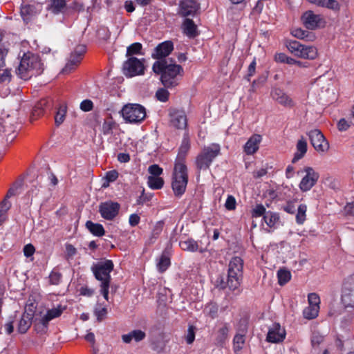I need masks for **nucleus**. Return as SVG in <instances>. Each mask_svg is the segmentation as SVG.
Returning <instances> with one entry per match:
<instances>
[{"label": "nucleus", "instance_id": "f257e3e1", "mask_svg": "<svg viewBox=\"0 0 354 354\" xmlns=\"http://www.w3.org/2000/svg\"><path fill=\"white\" fill-rule=\"evenodd\" d=\"M188 183V170L186 165L174 164L171 178V188L175 196L180 197L185 192Z\"/></svg>", "mask_w": 354, "mask_h": 354}, {"label": "nucleus", "instance_id": "f03ea898", "mask_svg": "<svg viewBox=\"0 0 354 354\" xmlns=\"http://www.w3.org/2000/svg\"><path fill=\"white\" fill-rule=\"evenodd\" d=\"M221 151L218 144L212 143L205 146L196 158V165L198 170H207Z\"/></svg>", "mask_w": 354, "mask_h": 354}, {"label": "nucleus", "instance_id": "7ed1b4c3", "mask_svg": "<svg viewBox=\"0 0 354 354\" xmlns=\"http://www.w3.org/2000/svg\"><path fill=\"white\" fill-rule=\"evenodd\" d=\"M243 261L239 257L232 258L228 265L227 284L228 288L234 290H236L242 279Z\"/></svg>", "mask_w": 354, "mask_h": 354}, {"label": "nucleus", "instance_id": "20e7f679", "mask_svg": "<svg viewBox=\"0 0 354 354\" xmlns=\"http://www.w3.org/2000/svg\"><path fill=\"white\" fill-rule=\"evenodd\" d=\"M152 69L155 73L160 75V81L167 88L176 86L183 73V68H152Z\"/></svg>", "mask_w": 354, "mask_h": 354}, {"label": "nucleus", "instance_id": "39448f33", "mask_svg": "<svg viewBox=\"0 0 354 354\" xmlns=\"http://www.w3.org/2000/svg\"><path fill=\"white\" fill-rule=\"evenodd\" d=\"M174 44L171 41H165L159 44L153 50L151 54V57L157 59L156 62L153 64V67L159 66H180V65L176 64L175 63H169L165 60V57H167L173 50Z\"/></svg>", "mask_w": 354, "mask_h": 354}, {"label": "nucleus", "instance_id": "423d86ee", "mask_svg": "<svg viewBox=\"0 0 354 354\" xmlns=\"http://www.w3.org/2000/svg\"><path fill=\"white\" fill-rule=\"evenodd\" d=\"M121 114L127 122L138 124L146 118V109L139 104H127L122 107Z\"/></svg>", "mask_w": 354, "mask_h": 354}, {"label": "nucleus", "instance_id": "0eeeda50", "mask_svg": "<svg viewBox=\"0 0 354 354\" xmlns=\"http://www.w3.org/2000/svg\"><path fill=\"white\" fill-rule=\"evenodd\" d=\"M285 45L292 54L300 58L314 59L317 56L315 47L302 45L296 40L286 41Z\"/></svg>", "mask_w": 354, "mask_h": 354}, {"label": "nucleus", "instance_id": "6e6552de", "mask_svg": "<svg viewBox=\"0 0 354 354\" xmlns=\"http://www.w3.org/2000/svg\"><path fill=\"white\" fill-rule=\"evenodd\" d=\"M113 269V263L111 260H104L93 265L91 270L96 279L101 281V284L110 283V273Z\"/></svg>", "mask_w": 354, "mask_h": 354}, {"label": "nucleus", "instance_id": "1a4fd4ad", "mask_svg": "<svg viewBox=\"0 0 354 354\" xmlns=\"http://www.w3.org/2000/svg\"><path fill=\"white\" fill-rule=\"evenodd\" d=\"M142 50V45L139 42H136L129 46L127 48L126 53V56L128 59H127V61H125L124 66H145L146 64L145 59H138L136 57H135V55H143Z\"/></svg>", "mask_w": 354, "mask_h": 354}, {"label": "nucleus", "instance_id": "9d476101", "mask_svg": "<svg viewBox=\"0 0 354 354\" xmlns=\"http://www.w3.org/2000/svg\"><path fill=\"white\" fill-rule=\"evenodd\" d=\"M298 174H305L302 177L299 187L302 192H308L317 183L319 174L311 167H304L299 171Z\"/></svg>", "mask_w": 354, "mask_h": 354}, {"label": "nucleus", "instance_id": "9b49d317", "mask_svg": "<svg viewBox=\"0 0 354 354\" xmlns=\"http://www.w3.org/2000/svg\"><path fill=\"white\" fill-rule=\"evenodd\" d=\"M320 302L319 296L317 293H309L308 295V306L303 311L304 317L308 319L316 318L319 312Z\"/></svg>", "mask_w": 354, "mask_h": 354}, {"label": "nucleus", "instance_id": "f8f14e48", "mask_svg": "<svg viewBox=\"0 0 354 354\" xmlns=\"http://www.w3.org/2000/svg\"><path fill=\"white\" fill-rule=\"evenodd\" d=\"M308 135L312 145L317 151L324 153L328 151L329 143L320 130L313 129L308 132Z\"/></svg>", "mask_w": 354, "mask_h": 354}, {"label": "nucleus", "instance_id": "ddd939ff", "mask_svg": "<svg viewBox=\"0 0 354 354\" xmlns=\"http://www.w3.org/2000/svg\"><path fill=\"white\" fill-rule=\"evenodd\" d=\"M120 208V205L118 203L109 201L100 203L99 212L103 218L112 221L118 214Z\"/></svg>", "mask_w": 354, "mask_h": 354}, {"label": "nucleus", "instance_id": "4468645a", "mask_svg": "<svg viewBox=\"0 0 354 354\" xmlns=\"http://www.w3.org/2000/svg\"><path fill=\"white\" fill-rule=\"evenodd\" d=\"M342 301L346 307H354V276L346 280L342 290Z\"/></svg>", "mask_w": 354, "mask_h": 354}, {"label": "nucleus", "instance_id": "2eb2a0df", "mask_svg": "<svg viewBox=\"0 0 354 354\" xmlns=\"http://www.w3.org/2000/svg\"><path fill=\"white\" fill-rule=\"evenodd\" d=\"M286 330L279 324H273L268 330L266 339L271 343H279L286 337Z\"/></svg>", "mask_w": 354, "mask_h": 354}, {"label": "nucleus", "instance_id": "dca6fc26", "mask_svg": "<svg viewBox=\"0 0 354 354\" xmlns=\"http://www.w3.org/2000/svg\"><path fill=\"white\" fill-rule=\"evenodd\" d=\"M270 96L273 100L286 107L294 106L292 99L279 88H273L270 92Z\"/></svg>", "mask_w": 354, "mask_h": 354}, {"label": "nucleus", "instance_id": "f3484780", "mask_svg": "<svg viewBox=\"0 0 354 354\" xmlns=\"http://www.w3.org/2000/svg\"><path fill=\"white\" fill-rule=\"evenodd\" d=\"M171 125L178 129H184L187 124V119L185 113L180 110H174L170 112Z\"/></svg>", "mask_w": 354, "mask_h": 354}, {"label": "nucleus", "instance_id": "a211bd4d", "mask_svg": "<svg viewBox=\"0 0 354 354\" xmlns=\"http://www.w3.org/2000/svg\"><path fill=\"white\" fill-rule=\"evenodd\" d=\"M190 149L189 136L187 133L183 136L174 164L186 165V156Z\"/></svg>", "mask_w": 354, "mask_h": 354}, {"label": "nucleus", "instance_id": "6ab92c4d", "mask_svg": "<svg viewBox=\"0 0 354 354\" xmlns=\"http://www.w3.org/2000/svg\"><path fill=\"white\" fill-rule=\"evenodd\" d=\"M65 310V306L57 305L56 307L48 310L46 313L39 319V323L44 327H47L50 321L59 317Z\"/></svg>", "mask_w": 354, "mask_h": 354}, {"label": "nucleus", "instance_id": "aec40b11", "mask_svg": "<svg viewBox=\"0 0 354 354\" xmlns=\"http://www.w3.org/2000/svg\"><path fill=\"white\" fill-rule=\"evenodd\" d=\"M304 26L308 30H315L322 21L320 15H315L311 10L306 11L301 17Z\"/></svg>", "mask_w": 354, "mask_h": 354}, {"label": "nucleus", "instance_id": "412c9836", "mask_svg": "<svg viewBox=\"0 0 354 354\" xmlns=\"http://www.w3.org/2000/svg\"><path fill=\"white\" fill-rule=\"evenodd\" d=\"M263 219L269 228L266 230L268 232H273L281 225L280 216L277 212L268 211L265 214Z\"/></svg>", "mask_w": 354, "mask_h": 354}, {"label": "nucleus", "instance_id": "4be33fe9", "mask_svg": "<svg viewBox=\"0 0 354 354\" xmlns=\"http://www.w3.org/2000/svg\"><path fill=\"white\" fill-rule=\"evenodd\" d=\"M199 9V4L194 0H185L180 4V13L183 17L194 16Z\"/></svg>", "mask_w": 354, "mask_h": 354}, {"label": "nucleus", "instance_id": "5701e85b", "mask_svg": "<svg viewBox=\"0 0 354 354\" xmlns=\"http://www.w3.org/2000/svg\"><path fill=\"white\" fill-rule=\"evenodd\" d=\"M262 141V136L259 134L252 135L243 147V151L247 155H253L259 149V145Z\"/></svg>", "mask_w": 354, "mask_h": 354}, {"label": "nucleus", "instance_id": "b1692460", "mask_svg": "<svg viewBox=\"0 0 354 354\" xmlns=\"http://www.w3.org/2000/svg\"><path fill=\"white\" fill-rule=\"evenodd\" d=\"M52 106V102L48 98L41 99L39 100L34 106L31 118L32 120H35L38 117L44 114L46 109H50Z\"/></svg>", "mask_w": 354, "mask_h": 354}, {"label": "nucleus", "instance_id": "393cba45", "mask_svg": "<svg viewBox=\"0 0 354 354\" xmlns=\"http://www.w3.org/2000/svg\"><path fill=\"white\" fill-rule=\"evenodd\" d=\"M86 51V47L85 45L77 46L70 55L68 64L71 66L80 64L84 57Z\"/></svg>", "mask_w": 354, "mask_h": 354}, {"label": "nucleus", "instance_id": "a878e982", "mask_svg": "<svg viewBox=\"0 0 354 354\" xmlns=\"http://www.w3.org/2000/svg\"><path fill=\"white\" fill-rule=\"evenodd\" d=\"M230 331L229 324L225 323L219 325L215 332V343L218 346H223L228 339Z\"/></svg>", "mask_w": 354, "mask_h": 354}, {"label": "nucleus", "instance_id": "bb28decb", "mask_svg": "<svg viewBox=\"0 0 354 354\" xmlns=\"http://www.w3.org/2000/svg\"><path fill=\"white\" fill-rule=\"evenodd\" d=\"M33 313L25 311L21 316L17 324V330L20 333H25L32 324Z\"/></svg>", "mask_w": 354, "mask_h": 354}, {"label": "nucleus", "instance_id": "cd10ccee", "mask_svg": "<svg viewBox=\"0 0 354 354\" xmlns=\"http://www.w3.org/2000/svg\"><path fill=\"white\" fill-rule=\"evenodd\" d=\"M41 64L38 55L31 52L24 53L19 66H38Z\"/></svg>", "mask_w": 354, "mask_h": 354}, {"label": "nucleus", "instance_id": "c85d7f7f", "mask_svg": "<svg viewBox=\"0 0 354 354\" xmlns=\"http://www.w3.org/2000/svg\"><path fill=\"white\" fill-rule=\"evenodd\" d=\"M146 337V334L141 330H133L129 333L124 334L121 338L124 343L130 344L133 340L136 342H139L143 340Z\"/></svg>", "mask_w": 354, "mask_h": 354}, {"label": "nucleus", "instance_id": "c756f323", "mask_svg": "<svg viewBox=\"0 0 354 354\" xmlns=\"http://www.w3.org/2000/svg\"><path fill=\"white\" fill-rule=\"evenodd\" d=\"M308 145L306 140L302 137L297 142L296 151L292 162L295 163L301 159L307 152Z\"/></svg>", "mask_w": 354, "mask_h": 354}, {"label": "nucleus", "instance_id": "7c9ffc66", "mask_svg": "<svg viewBox=\"0 0 354 354\" xmlns=\"http://www.w3.org/2000/svg\"><path fill=\"white\" fill-rule=\"evenodd\" d=\"M184 33L190 38L195 37L197 35V27L193 20L186 19L183 22Z\"/></svg>", "mask_w": 354, "mask_h": 354}, {"label": "nucleus", "instance_id": "2f4dec72", "mask_svg": "<svg viewBox=\"0 0 354 354\" xmlns=\"http://www.w3.org/2000/svg\"><path fill=\"white\" fill-rule=\"evenodd\" d=\"M86 227L92 234L96 236H102L105 233L102 225L95 223L91 221L86 223Z\"/></svg>", "mask_w": 354, "mask_h": 354}, {"label": "nucleus", "instance_id": "473e14b6", "mask_svg": "<svg viewBox=\"0 0 354 354\" xmlns=\"http://www.w3.org/2000/svg\"><path fill=\"white\" fill-rule=\"evenodd\" d=\"M291 33L295 37L300 39L313 41L315 38V35L312 32L302 30L301 28H295L292 30Z\"/></svg>", "mask_w": 354, "mask_h": 354}, {"label": "nucleus", "instance_id": "72a5a7b5", "mask_svg": "<svg viewBox=\"0 0 354 354\" xmlns=\"http://www.w3.org/2000/svg\"><path fill=\"white\" fill-rule=\"evenodd\" d=\"M274 59L277 64H281L295 65L299 64V62L283 53H276Z\"/></svg>", "mask_w": 354, "mask_h": 354}, {"label": "nucleus", "instance_id": "f704fd0d", "mask_svg": "<svg viewBox=\"0 0 354 354\" xmlns=\"http://www.w3.org/2000/svg\"><path fill=\"white\" fill-rule=\"evenodd\" d=\"M180 248L185 251L196 252L198 249V245L194 239H187L185 241H180L179 242Z\"/></svg>", "mask_w": 354, "mask_h": 354}, {"label": "nucleus", "instance_id": "c9c22d12", "mask_svg": "<svg viewBox=\"0 0 354 354\" xmlns=\"http://www.w3.org/2000/svg\"><path fill=\"white\" fill-rule=\"evenodd\" d=\"M170 259L165 252L157 259L156 266L160 272H165L170 266Z\"/></svg>", "mask_w": 354, "mask_h": 354}, {"label": "nucleus", "instance_id": "e433bc0d", "mask_svg": "<svg viewBox=\"0 0 354 354\" xmlns=\"http://www.w3.org/2000/svg\"><path fill=\"white\" fill-rule=\"evenodd\" d=\"M145 68H122V73L128 78L137 75H142L145 73Z\"/></svg>", "mask_w": 354, "mask_h": 354}, {"label": "nucleus", "instance_id": "4c0bfd02", "mask_svg": "<svg viewBox=\"0 0 354 354\" xmlns=\"http://www.w3.org/2000/svg\"><path fill=\"white\" fill-rule=\"evenodd\" d=\"M147 184L152 189H160L164 185V180L161 177L149 176L147 178Z\"/></svg>", "mask_w": 354, "mask_h": 354}, {"label": "nucleus", "instance_id": "58836bf2", "mask_svg": "<svg viewBox=\"0 0 354 354\" xmlns=\"http://www.w3.org/2000/svg\"><path fill=\"white\" fill-rule=\"evenodd\" d=\"M307 206L305 204H300L297 208L296 214V222L299 225H302L306 219Z\"/></svg>", "mask_w": 354, "mask_h": 354}, {"label": "nucleus", "instance_id": "ea45409f", "mask_svg": "<svg viewBox=\"0 0 354 354\" xmlns=\"http://www.w3.org/2000/svg\"><path fill=\"white\" fill-rule=\"evenodd\" d=\"M36 68H16L17 75L22 80H28L33 75V70ZM39 69L40 68H38Z\"/></svg>", "mask_w": 354, "mask_h": 354}, {"label": "nucleus", "instance_id": "a19ab883", "mask_svg": "<svg viewBox=\"0 0 354 354\" xmlns=\"http://www.w3.org/2000/svg\"><path fill=\"white\" fill-rule=\"evenodd\" d=\"M36 13L35 8L31 5H24L21 8V15L24 21L30 19Z\"/></svg>", "mask_w": 354, "mask_h": 354}, {"label": "nucleus", "instance_id": "79ce46f5", "mask_svg": "<svg viewBox=\"0 0 354 354\" xmlns=\"http://www.w3.org/2000/svg\"><path fill=\"white\" fill-rule=\"evenodd\" d=\"M66 6L65 0H52L50 10L55 14H58L65 8Z\"/></svg>", "mask_w": 354, "mask_h": 354}, {"label": "nucleus", "instance_id": "37998d69", "mask_svg": "<svg viewBox=\"0 0 354 354\" xmlns=\"http://www.w3.org/2000/svg\"><path fill=\"white\" fill-rule=\"evenodd\" d=\"M277 277L279 283L281 286H283L288 283L290 279H291V274L290 271L285 270V269H281L277 272Z\"/></svg>", "mask_w": 354, "mask_h": 354}, {"label": "nucleus", "instance_id": "c03bdc74", "mask_svg": "<svg viewBox=\"0 0 354 354\" xmlns=\"http://www.w3.org/2000/svg\"><path fill=\"white\" fill-rule=\"evenodd\" d=\"M245 343V336L241 334H236L233 339V348L234 352L241 351Z\"/></svg>", "mask_w": 354, "mask_h": 354}, {"label": "nucleus", "instance_id": "a18cd8bd", "mask_svg": "<svg viewBox=\"0 0 354 354\" xmlns=\"http://www.w3.org/2000/svg\"><path fill=\"white\" fill-rule=\"evenodd\" d=\"M115 122L111 119L105 120L102 126V132L104 135H111L113 133V129L115 127Z\"/></svg>", "mask_w": 354, "mask_h": 354}, {"label": "nucleus", "instance_id": "49530a36", "mask_svg": "<svg viewBox=\"0 0 354 354\" xmlns=\"http://www.w3.org/2000/svg\"><path fill=\"white\" fill-rule=\"evenodd\" d=\"M10 203L6 200H3L1 203L0 208V225L6 221L7 216L6 212L10 209Z\"/></svg>", "mask_w": 354, "mask_h": 354}, {"label": "nucleus", "instance_id": "de8ad7c7", "mask_svg": "<svg viewBox=\"0 0 354 354\" xmlns=\"http://www.w3.org/2000/svg\"><path fill=\"white\" fill-rule=\"evenodd\" d=\"M15 122V118L13 117H10V115H8L6 119H3L0 118V132L7 131V129L8 126H12Z\"/></svg>", "mask_w": 354, "mask_h": 354}, {"label": "nucleus", "instance_id": "09e8293b", "mask_svg": "<svg viewBox=\"0 0 354 354\" xmlns=\"http://www.w3.org/2000/svg\"><path fill=\"white\" fill-rule=\"evenodd\" d=\"M320 7L336 11L339 10L340 5L336 0H322Z\"/></svg>", "mask_w": 354, "mask_h": 354}, {"label": "nucleus", "instance_id": "8fccbe9b", "mask_svg": "<svg viewBox=\"0 0 354 354\" xmlns=\"http://www.w3.org/2000/svg\"><path fill=\"white\" fill-rule=\"evenodd\" d=\"M66 113V106H64V105L60 106L56 113L55 116V121L57 125H59L60 124H62L64 122V120L65 119Z\"/></svg>", "mask_w": 354, "mask_h": 354}, {"label": "nucleus", "instance_id": "3c124183", "mask_svg": "<svg viewBox=\"0 0 354 354\" xmlns=\"http://www.w3.org/2000/svg\"><path fill=\"white\" fill-rule=\"evenodd\" d=\"M95 315L99 322H101L107 314V309L101 304H97L94 310Z\"/></svg>", "mask_w": 354, "mask_h": 354}, {"label": "nucleus", "instance_id": "603ef678", "mask_svg": "<svg viewBox=\"0 0 354 354\" xmlns=\"http://www.w3.org/2000/svg\"><path fill=\"white\" fill-rule=\"evenodd\" d=\"M11 77V71L8 68H0V83H8Z\"/></svg>", "mask_w": 354, "mask_h": 354}, {"label": "nucleus", "instance_id": "864d4df0", "mask_svg": "<svg viewBox=\"0 0 354 354\" xmlns=\"http://www.w3.org/2000/svg\"><path fill=\"white\" fill-rule=\"evenodd\" d=\"M169 93L164 88H158L156 93V97L158 100L165 102L169 100Z\"/></svg>", "mask_w": 354, "mask_h": 354}, {"label": "nucleus", "instance_id": "5fc2aeb1", "mask_svg": "<svg viewBox=\"0 0 354 354\" xmlns=\"http://www.w3.org/2000/svg\"><path fill=\"white\" fill-rule=\"evenodd\" d=\"M266 212V208L263 205H257L252 211V216L255 218L260 217L261 216L263 217Z\"/></svg>", "mask_w": 354, "mask_h": 354}, {"label": "nucleus", "instance_id": "6e6d98bb", "mask_svg": "<svg viewBox=\"0 0 354 354\" xmlns=\"http://www.w3.org/2000/svg\"><path fill=\"white\" fill-rule=\"evenodd\" d=\"M50 283L53 285H58L62 280V274L56 270H53L49 275Z\"/></svg>", "mask_w": 354, "mask_h": 354}, {"label": "nucleus", "instance_id": "4d7b16f0", "mask_svg": "<svg viewBox=\"0 0 354 354\" xmlns=\"http://www.w3.org/2000/svg\"><path fill=\"white\" fill-rule=\"evenodd\" d=\"M236 207L235 198L232 195H228L225 203V207L230 211L234 210Z\"/></svg>", "mask_w": 354, "mask_h": 354}, {"label": "nucleus", "instance_id": "13d9d810", "mask_svg": "<svg viewBox=\"0 0 354 354\" xmlns=\"http://www.w3.org/2000/svg\"><path fill=\"white\" fill-rule=\"evenodd\" d=\"M148 171L149 174H151L150 176H158L160 177V176L162 174V169L158 165H152L149 166Z\"/></svg>", "mask_w": 354, "mask_h": 354}, {"label": "nucleus", "instance_id": "bf43d9fd", "mask_svg": "<svg viewBox=\"0 0 354 354\" xmlns=\"http://www.w3.org/2000/svg\"><path fill=\"white\" fill-rule=\"evenodd\" d=\"M80 108L84 112L90 111L93 108V103L90 100H84L80 103Z\"/></svg>", "mask_w": 354, "mask_h": 354}, {"label": "nucleus", "instance_id": "052dcab7", "mask_svg": "<svg viewBox=\"0 0 354 354\" xmlns=\"http://www.w3.org/2000/svg\"><path fill=\"white\" fill-rule=\"evenodd\" d=\"M195 339L194 328L192 326H189L187 330V333L185 335V340L188 344L193 343Z\"/></svg>", "mask_w": 354, "mask_h": 354}, {"label": "nucleus", "instance_id": "680f3d73", "mask_svg": "<svg viewBox=\"0 0 354 354\" xmlns=\"http://www.w3.org/2000/svg\"><path fill=\"white\" fill-rule=\"evenodd\" d=\"M77 253L76 248L71 244H66V256L67 259H72Z\"/></svg>", "mask_w": 354, "mask_h": 354}, {"label": "nucleus", "instance_id": "e2e57ef3", "mask_svg": "<svg viewBox=\"0 0 354 354\" xmlns=\"http://www.w3.org/2000/svg\"><path fill=\"white\" fill-rule=\"evenodd\" d=\"M164 223L162 221L157 222L152 230V235L154 238L158 237L163 229Z\"/></svg>", "mask_w": 354, "mask_h": 354}, {"label": "nucleus", "instance_id": "0e129e2a", "mask_svg": "<svg viewBox=\"0 0 354 354\" xmlns=\"http://www.w3.org/2000/svg\"><path fill=\"white\" fill-rule=\"evenodd\" d=\"M350 127V124L344 118H342L337 123V128L341 131H346Z\"/></svg>", "mask_w": 354, "mask_h": 354}, {"label": "nucleus", "instance_id": "69168bd1", "mask_svg": "<svg viewBox=\"0 0 354 354\" xmlns=\"http://www.w3.org/2000/svg\"><path fill=\"white\" fill-rule=\"evenodd\" d=\"M140 217L137 214H132L129 216V223L131 227H135L140 223Z\"/></svg>", "mask_w": 354, "mask_h": 354}, {"label": "nucleus", "instance_id": "338daca9", "mask_svg": "<svg viewBox=\"0 0 354 354\" xmlns=\"http://www.w3.org/2000/svg\"><path fill=\"white\" fill-rule=\"evenodd\" d=\"M118 177V172L116 170H111L106 174V179L108 182H113Z\"/></svg>", "mask_w": 354, "mask_h": 354}, {"label": "nucleus", "instance_id": "774afa93", "mask_svg": "<svg viewBox=\"0 0 354 354\" xmlns=\"http://www.w3.org/2000/svg\"><path fill=\"white\" fill-rule=\"evenodd\" d=\"M344 212L347 215L354 216V202L348 203L345 205Z\"/></svg>", "mask_w": 354, "mask_h": 354}]
</instances>
